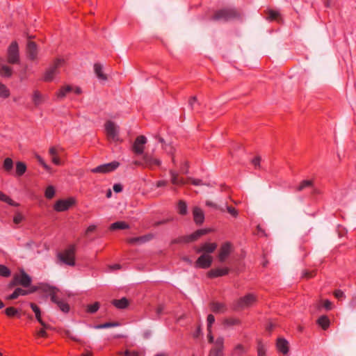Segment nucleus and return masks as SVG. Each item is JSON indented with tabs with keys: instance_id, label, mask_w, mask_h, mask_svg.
I'll return each instance as SVG.
<instances>
[{
	"instance_id": "37998d69",
	"label": "nucleus",
	"mask_w": 356,
	"mask_h": 356,
	"mask_svg": "<svg viewBox=\"0 0 356 356\" xmlns=\"http://www.w3.org/2000/svg\"><path fill=\"white\" fill-rule=\"evenodd\" d=\"M3 168L5 171L10 172L13 168V161L10 158L5 159L3 164Z\"/></svg>"
},
{
	"instance_id": "a211bd4d",
	"label": "nucleus",
	"mask_w": 356,
	"mask_h": 356,
	"mask_svg": "<svg viewBox=\"0 0 356 356\" xmlns=\"http://www.w3.org/2000/svg\"><path fill=\"white\" fill-rule=\"evenodd\" d=\"M26 56L31 60H35L38 57V47L35 42L29 41L26 45Z\"/></svg>"
},
{
	"instance_id": "2eb2a0df",
	"label": "nucleus",
	"mask_w": 356,
	"mask_h": 356,
	"mask_svg": "<svg viewBox=\"0 0 356 356\" xmlns=\"http://www.w3.org/2000/svg\"><path fill=\"white\" fill-rule=\"evenodd\" d=\"M64 152V149L59 146H52L49 149V154L51 157V161L56 165L61 164L59 156Z\"/></svg>"
},
{
	"instance_id": "680f3d73",
	"label": "nucleus",
	"mask_w": 356,
	"mask_h": 356,
	"mask_svg": "<svg viewBox=\"0 0 356 356\" xmlns=\"http://www.w3.org/2000/svg\"><path fill=\"white\" fill-rule=\"evenodd\" d=\"M333 294L339 300H341L345 297L344 293L340 289L335 290Z\"/></svg>"
},
{
	"instance_id": "864d4df0",
	"label": "nucleus",
	"mask_w": 356,
	"mask_h": 356,
	"mask_svg": "<svg viewBox=\"0 0 356 356\" xmlns=\"http://www.w3.org/2000/svg\"><path fill=\"white\" fill-rule=\"evenodd\" d=\"M225 323L229 325H236L241 324V321L236 318H229L225 320Z\"/></svg>"
},
{
	"instance_id": "7ed1b4c3",
	"label": "nucleus",
	"mask_w": 356,
	"mask_h": 356,
	"mask_svg": "<svg viewBox=\"0 0 356 356\" xmlns=\"http://www.w3.org/2000/svg\"><path fill=\"white\" fill-rule=\"evenodd\" d=\"M76 251V245L74 244L70 245L62 252L58 254V258L64 264L74 266L75 265Z\"/></svg>"
},
{
	"instance_id": "b1692460",
	"label": "nucleus",
	"mask_w": 356,
	"mask_h": 356,
	"mask_svg": "<svg viewBox=\"0 0 356 356\" xmlns=\"http://www.w3.org/2000/svg\"><path fill=\"white\" fill-rule=\"evenodd\" d=\"M231 252V244L229 243H226L223 244L219 251L218 254V259L220 262H223L227 257L229 256Z\"/></svg>"
},
{
	"instance_id": "338daca9",
	"label": "nucleus",
	"mask_w": 356,
	"mask_h": 356,
	"mask_svg": "<svg viewBox=\"0 0 356 356\" xmlns=\"http://www.w3.org/2000/svg\"><path fill=\"white\" fill-rule=\"evenodd\" d=\"M97 227L94 225H90L86 230L85 235L87 236L90 233L93 232L96 230Z\"/></svg>"
},
{
	"instance_id": "052dcab7",
	"label": "nucleus",
	"mask_w": 356,
	"mask_h": 356,
	"mask_svg": "<svg viewBox=\"0 0 356 356\" xmlns=\"http://www.w3.org/2000/svg\"><path fill=\"white\" fill-rule=\"evenodd\" d=\"M57 292H58V289H56L53 292H51V293L49 295V296L51 298V300L56 304H57L60 300L58 299V298L56 296Z\"/></svg>"
},
{
	"instance_id": "8fccbe9b",
	"label": "nucleus",
	"mask_w": 356,
	"mask_h": 356,
	"mask_svg": "<svg viewBox=\"0 0 356 356\" xmlns=\"http://www.w3.org/2000/svg\"><path fill=\"white\" fill-rule=\"evenodd\" d=\"M99 308V302H96L92 305H89L87 307V312L90 314L95 313Z\"/></svg>"
},
{
	"instance_id": "58836bf2",
	"label": "nucleus",
	"mask_w": 356,
	"mask_h": 356,
	"mask_svg": "<svg viewBox=\"0 0 356 356\" xmlns=\"http://www.w3.org/2000/svg\"><path fill=\"white\" fill-rule=\"evenodd\" d=\"M178 213L180 215L184 216L187 213V205L184 200H179L177 204Z\"/></svg>"
},
{
	"instance_id": "423d86ee",
	"label": "nucleus",
	"mask_w": 356,
	"mask_h": 356,
	"mask_svg": "<svg viewBox=\"0 0 356 356\" xmlns=\"http://www.w3.org/2000/svg\"><path fill=\"white\" fill-rule=\"evenodd\" d=\"M207 229H197L188 236H184L173 241V243H189L197 240L200 237L209 233Z\"/></svg>"
},
{
	"instance_id": "bb28decb",
	"label": "nucleus",
	"mask_w": 356,
	"mask_h": 356,
	"mask_svg": "<svg viewBox=\"0 0 356 356\" xmlns=\"http://www.w3.org/2000/svg\"><path fill=\"white\" fill-rule=\"evenodd\" d=\"M317 325L321 327L323 330H326L328 329L330 325V321L329 318L323 315L321 316L316 321Z\"/></svg>"
},
{
	"instance_id": "e433bc0d",
	"label": "nucleus",
	"mask_w": 356,
	"mask_h": 356,
	"mask_svg": "<svg viewBox=\"0 0 356 356\" xmlns=\"http://www.w3.org/2000/svg\"><path fill=\"white\" fill-rule=\"evenodd\" d=\"M10 95L8 87L0 81V98L6 99Z\"/></svg>"
},
{
	"instance_id": "4be33fe9",
	"label": "nucleus",
	"mask_w": 356,
	"mask_h": 356,
	"mask_svg": "<svg viewBox=\"0 0 356 356\" xmlns=\"http://www.w3.org/2000/svg\"><path fill=\"white\" fill-rule=\"evenodd\" d=\"M154 237L153 234H147L141 236L127 238V242L129 244L145 243L151 241Z\"/></svg>"
},
{
	"instance_id": "f03ea898",
	"label": "nucleus",
	"mask_w": 356,
	"mask_h": 356,
	"mask_svg": "<svg viewBox=\"0 0 356 356\" xmlns=\"http://www.w3.org/2000/svg\"><path fill=\"white\" fill-rule=\"evenodd\" d=\"M257 301V296L254 293H248L234 301L232 307L234 311H241L254 305Z\"/></svg>"
},
{
	"instance_id": "3c124183",
	"label": "nucleus",
	"mask_w": 356,
	"mask_h": 356,
	"mask_svg": "<svg viewBox=\"0 0 356 356\" xmlns=\"http://www.w3.org/2000/svg\"><path fill=\"white\" fill-rule=\"evenodd\" d=\"M34 336L36 338H47L48 334L44 329H40L35 332Z\"/></svg>"
},
{
	"instance_id": "20e7f679",
	"label": "nucleus",
	"mask_w": 356,
	"mask_h": 356,
	"mask_svg": "<svg viewBox=\"0 0 356 356\" xmlns=\"http://www.w3.org/2000/svg\"><path fill=\"white\" fill-rule=\"evenodd\" d=\"M65 63V60L61 58H56L51 66L46 70L43 76V81L45 82L51 81L55 75L58 73V69Z\"/></svg>"
},
{
	"instance_id": "39448f33",
	"label": "nucleus",
	"mask_w": 356,
	"mask_h": 356,
	"mask_svg": "<svg viewBox=\"0 0 356 356\" xmlns=\"http://www.w3.org/2000/svg\"><path fill=\"white\" fill-rule=\"evenodd\" d=\"M6 60L9 64L15 65L19 63V46L16 41H13L9 45L7 50Z\"/></svg>"
},
{
	"instance_id": "412c9836",
	"label": "nucleus",
	"mask_w": 356,
	"mask_h": 356,
	"mask_svg": "<svg viewBox=\"0 0 356 356\" xmlns=\"http://www.w3.org/2000/svg\"><path fill=\"white\" fill-rule=\"evenodd\" d=\"M229 269L227 267L213 268L207 272V277L215 278L226 275L229 273Z\"/></svg>"
},
{
	"instance_id": "c03bdc74",
	"label": "nucleus",
	"mask_w": 356,
	"mask_h": 356,
	"mask_svg": "<svg viewBox=\"0 0 356 356\" xmlns=\"http://www.w3.org/2000/svg\"><path fill=\"white\" fill-rule=\"evenodd\" d=\"M55 195V188L53 186H49L47 187L44 196L47 199H52Z\"/></svg>"
},
{
	"instance_id": "2f4dec72",
	"label": "nucleus",
	"mask_w": 356,
	"mask_h": 356,
	"mask_svg": "<svg viewBox=\"0 0 356 356\" xmlns=\"http://www.w3.org/2000/svg\"><path fill=\"white\" fill-rule=\"evenodd\" d=\"M94 70L97 75V76L102 80H106L107 76L106 74L103 73V67L102 65L99 63H95L94 65Z\"/></svg>"
},
{
	"instance_id": "774afa93",
	"label": "nucleus",
	"mask_w": 356,
	"mask_h": 356,
	"mask_svg": "<svg viewBox=\"0 0 356 356\" xmlns=\"http://www.w3.org/2000/svg\"><path fill=\"white\" fill-rule=\"evenodd\" d=\"M125 356H138V354L136 351L130 352L129 350H127L124 352Z\"/></svg>"
},
{
	"instance_id": "f257e3e1",
	"label": "nucleus",
	"mask_w": 356,
	"mask_h": 356,
	"mask_svg": "<svg viewBox=\"0 0 356 356\" xmlns=\"http://www.w3.org/2000/svg\"><path fill=\"white\" fill-rule=\"evenodd\" d=\"M240 17V13L234 8L226 7L214 11L211 17L212 21L228 22Z\"/></svg>"
},
{
	"instance_id": "de8ad7c7",
	"label": "nucleus",
	"mask_w": 356,
	"mask_h": 356,
	"mask_svg": "<svg viewBox=\"0 0 356 356\" xmlns=\"http://www.w3.org/2000/svg\"><path fill=\"white\" fill-rule=\"evenodd\" d=\"M5 314L8 317H14L18 314V310L14 307H9L5 309Z\"/></svg>"
},
{
	"instance_id": "79ce46f5",
	"label": "nucleus",
	"mask_w": 356,
	"mask_h": 356,
	"mask_svg": "<svg viewBox=\"0 0 356 356\" xmlns=\"http://www.w3.org/2000/svg\"><path fill=\"white\" fill-rule=\"evenodd\" d=\"M246 353L245 347L242 344H238L235 346L232 355L234 356H241Z\"/></svg>"
},
{
	"instance_id": "9d476101",
	"label": "nucleus",
	"mask_w": 356,
	"mask_h": 356,
	"mask_svg": "<svg viewBox=\"0 0 356 356\" xmlns=\"http://www.w3.org/2000/svg\"><path fill=\"white\" fill-rule=\"evenodd\" d=\"M75 204V200L72 197L65 200H59L56 202L54 209L58 212L65 211Z\"/></svg>"
},
{
	"instance_id": "9b49d317",
	"label": "nucleus",
	"mask_w": 356,
	"mask_h": 356,
	"mask_svg": "<svg viewBox=\"0 0 356 356\" xmlns=\"http://www.w3.org/2000/svg\"><path fill=\"white\" fill-rule=\"evenodd\" d=\"M143 160L144 161V168L153 170L155 167H159L161 164V161L159 159L148 153L143 154Z\"/></svg>"
},
{
	"instance_id": "0e129e2a",
	"label": "nucleus",
	"mask_w": 356,
	"mask_h": 356,
	"mask_svg": "<svg viewBox=\"0 0 356 356\" xmlns=\"http://www.w3.org/2000/svg\"><path fill=\"white\" fill-rule=\"evenodd\" d=\"M260 162H261V157L260 156H256L252 160V163L254 165V166L257 168L260 166Z\"/></svg>"
},
{
	"instance_id": "c756f323",
	"label": "nucleus",
	"mask_w": 356,
	"mask_h": 356,
	"mask_svg": "<svg viewBox=\"0 0 356 356\" xmlns=\"http://www.w3.org/2000/svg\"><path fill=\"white\" fill-rule=\"evenodd\" d=\"M129 225L124 221H117L110 225L111 230L129 229Z\"/></svg>"
},
{
	"instance_id": "72a5a7b5",
	"label": "nucleus",
	"mask_w": 356,
	"mask_h": 356,
	"mask_svg": "<svg viewBox=\"0 0 356 356\" xmlns=\"http://www.w3.org/2000/svg\"><path fill=\"white\" fill-rule=\"evenodd\" d=\"M26 170V165L24 163L18 161L16 163L15 174L17 177L22 176Z\"/></svg>"
},
{
	"instance_id": "4d7b16f0",
	"label": "nucleus",
	"mask_w": 356,
	"mask_h": 356,
	"mask_svg": "<svg viewBox=\"0 0 356 356\" xmlns=\"http://www.w3.org/2000/svg\"><path fill=\"white\" fill-rule=\"evenodd\" d=\"M227 212L234 218H236L238 215V212L237 209L232 206H227Z\"/></svg>"
},
{
	"instance_id": "f3484780",
	"label": "nucleus",
	"mask_w": 356,
	"mask_h": 356,
	"mask_svg": "<svg viewBox=\"0 0 356 356\" xmlns=\"http://www.w3.org/2000/svg\"><path fill=\"white\" fill-rule=\"evenodd\" d=\"M217 248L216 243H204L198 247L195 248V250L197 253L208 254L213 252Z\"/></svg>"
},
{
	"instance_id": "473e14b6",
	"label": "nucleus",
	"mask_w": 356,
	"mask_h": 356,
	"mask_svg": "<svg viewBox=\"0 0 356 356\" xmlns=\"http://www.w3.org/2000/svg\"><path fill=\"white\" fill-rule=\"evenodd\" d=\"M113 305L118 309H124L128 307L129 301L126 298L120 300H113Z\"/></svg>"
},
{
	"instance_id": "5701e85b",
	"label": "nucleus",
	"mask_w": 356,
	"mask_h": 356,
	"mask_svg": "<svg viewBox=\"0 0 356 356\" xmlns=\"http://www.w3.org/2000/svg\"><path fill=\"white\" fill-rule=\"evenodd\" d=\"M276 347L278 352L283 355L288 354L289 351V344L287 340L284 338H278L277 339Z\"/></svg>"
},
{
	"instance_id": "603ef678",
	"label": "nucleus",
	"mask_w": 356,
	"mask_h": 356,
	"mask_svg": "<svg viewBox=\"0 0 356 356\" xmlns=\"http://www.w3.org/2000/svg\"><path fill=\"white\" fill-rule=\"evenodd\" d=\"M36 159L38 160V161L39 162V163L48 172L50 171L51 170V167L49 165H48L45 161H44V159L39 155H37L36 156Z\"/></svg>"
},
{
	"instance_id": "c85d7f7f",
	"label": "nucleus",
	"mask_w": 356,
	"mask_h": 356,
	"mask_svg": "<svg viewBox=\"0 0 356 356\" xmlns=\"http://www.w3.org/2000/svg\"><path fill=\"white\" fill-rule=\"evenodd\" d=\"M13 70L11 67L7 65H2L0 67V75L4 78H10L12 76Z\"/></svg>"
},
{
	"instance_id": "e2e57ef3",
	"label": "nucleus",
	"mask_w": 356,
	"mask_h": 356,
	"mask_svg": "<svg viewBox=\"0 0 356 356\" xmlns=\"http://www.w3.org/2000/svg\"><path fill=\"white\" fill-rule=\"evenodd\" d=\"M23 220V216L22 214L20 213H17L15 215L14 218H13V222L15 223V224H19Z\"/></svg>"
},
{
	"instance_id": "a878e982",
	"label": "nucleus",
	"mask_w": 356,
	"mask_h": 356,
	"mask_svg": "<svg viewBox=\"0 0 356 356\" xmlns=\"http://www.w3.org/2000/svg\"><path fill=\"white\" fill-rule=\"evenodd\" d=\"M210 309L214 313H224L227 310V306L223 302L213 301L210 303Z\"/></svg>"
},
{
	"instance_id": "7c9ffc66",
	"label": "nucleus",
	"mask_w": 356,
	"mask_h": 356,
	"mask_svg": "<svg viewBox=\"0 0 356 356\" xmlns=\"http://www.w3.org/2000/svg\"><path fill=\"white\" fill-rule=\"evenodd\" d=\"M73 88L71 86H66L60 88L59 90L56 92V97L58 99L64 98L67 93L72 92Z\"/></svg>"
},
{
	"instance_id": "a19ab883",
	"label": "nucleus",
	"mask_w": 356,
	"mask_h": 356,
	"mask_svg": "<svg viewBox=\"0 0 356 356\" xmlns=\"http://www.w3.org/2000/svg\"><path fill=\"white\" fill-rule=\"evenodd\" d=\"M30 307L32 309L33 312L35 313L37 321H42L41 311L39 307L36 304L33 302L30 304Z\"/></svg>"
},
{
	"instance_id": "13d9d810",
	"label": "nucleus",
	"mask_w": 356,
	"mask_h": 356,
	"mask_svg": "<svg viewBox=\"0 0 356 356\" xmlns=\"http://www.w3.org/2000/svg\"><path fill=\"white\" fill-rule=\"evenodd\" d=\"M322 306L326 310H331L332 309V302L331 301H330L329 300H322Z\"/></svg>"
},
{
	"instance_id": "f704fd0d",
	"label": "nucleus",
	"mask_w": 356,
	"mask_h": 356,
	"mask_svg": "<svg viewBox=\"0 0 356 356\" xmlns=\"http://www.w3.org/2000/svg\"><path fill=\"white\" fill-rule=\"evenodd\" d=\"M267 19L269 21H279L280 19V14L278 11L269 10L267 11Z\"/></svg>"
},
{
	"instance_id": "4c0bfd02",
	"label": "nucleus",
	"mask_w": 356,
	"mask_h": 356,
	"mask_svg": "<svg viewBox=\"0 0 356 356\" xmlns=\"http://www.w3.org/2000/svg\"><path fill=\"white\" fill-rule=\"evenodd\" d=\"M0 200L4 202H6L10 206L17 207L18 204L15 202L10 197L4 194L3 192L0 191Z\"/></svg>"
},
{
	"instance_id": "bf43d9fd",
	"label": "nucleus",
	"mask_w": 356,
	"mask_h": 356,
	"mask_svg": "<svg viewBox=\"0 0 356 356\" xmlns=\"http://www.w3.org/2000/svg\"><path fill=\"white\" fill-rule=\"evenodd\" d=\"M257 356H266V349L261 343L257 346Z\"/></svg>"
},
{
	"instance_id": "c9c22d12",
	"label": "nucleus",
	"mask_w": 356,
	"mask_h": 356,
	"mask_svg": "<svg viewBox=\"0 0 356 356\" xmlns=\"http://www.w3.org/2000/svg\"><path fill=\"white\" fill-rule=\"evenodd\" d=\"M317 274V270L316 269H312V270H307L305 269L302 271V278L305 280H309L312 277H314Z\"/></svg>"
},
{
	"instance_id": "1a4fd4ad",
	"label": "nucleus",
	"mask_w": 356,
	"mask_h": 356,
	"mask_svg": "<svg viewBox=\"0 0 356 356\" xmlns=\"http://www.w3.org/2000/svg\"><path fill=\"white\" fill-rule=\"evenodd\" d=\"M224 348V338L222 337H218L209 351V356H223Z\"/></svg>"
},
{
	"instance_id": "ea45409f",
	"label": "nucleus",
	"mask_w": 356,
	"mask_h": 356,
	"mask_svg": "<svg viewBox=\"0 0 356 356\" xmlns=\"http://www.w3.org/2000/svg\"><path fill=\"white\" fill-rule=\"evenodd\" d=\"M37 287L38 288V291L40 290L44 293H48L49 296L51 293V292H53L54 290L56 289V287L49 286V284H42L40 286H37Z\"/></svg>"
},
{
	"instance_id": "6ab92c4d",
	"label": "nucleus",
	"mask_w": 356,
	"mask_h": 356,
	"mask_svg": "<svg viewBox=\"0 0 356 356\" xmlns=\"http://www.w3.org/2000/svg\"><path fill=\"white\" fill-rule=\"evenodd\" d=\"M170 175L171 177V182L175 186H182L188 184V178L184 179V177H180L177 172L172 170H170Z\"/></svg>"
},
{
	"instance_id": "09e8293b",
	"label": "nucleus",
	"mask_w": 356,
	"mask_h": 356,
	"mask_svg": "<svg viewBox=\"0 0 356 356\" xmlns=\"http://www.w3.org/2000/svg\"><path fill=\"white\" fill-rule=\"evenodd\" d=\"M11 274L10 270L6 266L0 264V275L3 277H8Z\"/></svg>"
},
{
	"instance_id": "4468645a",
	"label": "nucleus",
	"mask_w": 356,
	"mask_h": 356,
	"mask_svg": "<svg viewBox=\"0 0 356 356\" xmlns=\"http://www.w3.org/2000/svg\"><path fill=\"white\" fill-rule=\"evenodd\" d=\"M38 288L36 286H32L29 289L17 288L13 293L7 297L8 300H15L19 296H24L37 291Z\"/></svg>"
},
{
	"instance_id": "49530a36",
	"label": "nucleus",
	"mask_w": 356,
	"mask_h": 356,
	"mask_svg": "<svg viewBox=\"0 0 356 356\" xmlns=\"http://www.w3.org/2000/svg\"><path fill=\"white\" fill-rule=\"evenodd\" d=\"M119 323L118 322H106L104 323L99 324L95 326L97 329H103V328H108L118 326Z\"/></svg>"
},
{
	"instance_id": "6e6d98bb",
	"label": "nucleus",
	"mask_w": 356,
	"mask_h": 356,
	"mask_svg": "<svg viewBox=\"0 0 356 356\" xmlns=\"http://www.w3.org/2000/svg\"><path fill=\"white\" fill-rule=\"evenodd\" d=\"M207 330H211L212 325L215 322V317L213 314H209L207 318Z\"/></svg>"
},
{
	"instance_id": "ddd939ff",
	"label": "nucleus",
	"mask_w": 356,
	"mask_h": 356,
	"mask_svg": "<svg viewBox=\"0 0 356 356\" xmlns=\"http://www.w3.org/2000/svg\"><path fill=\"white\" fill-rule=\"evenodd\" d=\"M212 261V257L210 254L204 253L197 258L195 263V266L196 268L206 269L211 266Z\"/></svg>"
},
{
	"instance_id": "f8f14e48",
	"label": "nucleus",
	"mask_w": 356,
	"mask_h": 356,
	"mask_svg": "<svg viewBox=\"0 0 356 356\" xmlns=\"http://www.w3.org/2000/svg\"><path fill=\"white\" fill-rule=\"evenodd\" d=\"M119 165V162L113 161L111 163L100 165L92 169L91 171L93 173H108L115 170Z\"/></svg>"
},
{
	"instance_id": "cd10ccee",
	"label": "nucleus",
	"mask_w": 356,
	"mask_h": 356,
	"mask_svg": "<svg viewBox=\"0 0 356 356\" xmlns=\"http://www.w3.org/2000/svg\"><path fill=\"white\" fill-rule=\"evenodd\" d=\"M44 96L38 90H34L32 95V101L35 106H38L44 102Z\"/></svg>"
},
{
	"instance_id": "0eeeda50",
	"label": "nucleus",
	"mask_w": 356,
	"mask_h": 356,
	"mask_svg": "<svg viewBox=\"0 0 356 356\" xmlns=\"http://www.w3.org/2000/svg\"><path fill=\"white\" fill-rule=\"evenodd\" d=\"M31 277L24 270H22L19 274L14 275L11 285H21L27 288L31 286Z\"/></svg>"
},
{
	"instance_id": "6e6552de",
	"label": "nucleus",
	"mask_w": 356,
	"mask_h": 356,
	"mask_svg": "<svg viewBox=\"0 0 356 356\" xmlns=\"http://www.w3.org/2000/svg\"><path fill=\"white\" fill-rule=\"evenodd\" d=\"M147 142V140L145 136H137L132 145L131 151L136 155L143 154Z\"/></svg>"
},
{
	"instance_id": "dca6fc26",
	"label": "nucleus",
	"mask_w": 356,
	"mask_h": 356,
	"mask_svg": "<svg viewBox=\"0 0 356 356\" xmlns=\"http://www.w3.org/2000/svg\"><path fill=\"white\" fill-rule=\"evenodd\" d=\"M307 188L311 189L312 195H314L318 192V190L314 187V181L311 179H306L300 181L296 187V191L300 192Z\"/></svg>"
},
{
	"instance_id": "393cba45",
	"label": "nucleus",
	"mask_w": 356,
	"mask_h": 356,
	"mask_svg": "<svg viewBox=\"0 0 356 356\" xmlns=\"http://www.w3.org/2000/svg\"><path fill=\"white\" fill-rule=\"evenodd\" d=\"M193 215L195 222L197 225H201L204 220V214L203 211L197 207H195L193 209Z\"/></svg>"
},
{
	"instance_id": "69168bd1",
	"label": "nucleus",
	"mask_w": 356,
	"mask_h": 356,
	"mask_svg": "<svg viewBox=\"0 0 356 356\" xmlns=\"http://www.w3.org/2000/svg\"><path fill=\"white\" fill-rule=\"evenodd\" d=\"M208 331V334H207V339H208V342L209 343H214L215 341H214V337L212 334V330L211 329V330H207Z\"/></svg>"
},
{
	"instance_id": "a18cd8bd",
	"label": "nucleus",
	"mask_w": 356,
	"mask_h": 356,
	"mask_svg": "<svg viewBox=\"0 0 356 356\" xmlns=\"http://www.w3.org/2000/svg\"><path fill=\"white\" fill-rule=\"evenodd\" d=\"M59 309L64 313H68L70 311V305L65 301L60 300L57 304Z\"/></svg>"
},
{
	"instance_id": "5fc2aeb1",
	"label": "nucleus",
	"mask_w": 356,
	"mask_h": 356,
	"mask_svg": "<svg viewBox=\"0 0 356 356\" xmlns=\"http://www.w3.org/2000/svg\"><path fill=\"white\" fill-rule=\"evenodd\" d=\"M188 184H191L195 186H201V185L204 184L202 179H193V178H191V177L188 178Z\"/></svg>"
},
{
	"instance_id": "aec40b11",
	"label": "nucleus",
	"mask_w": 356,
	"mask_h": 356,
	"mask_svg": "<svg viewBox=\"0 0 356 356\" xmlns=\"http://www.w3.org/2000/svg\"><path fill=\"white\" fill-rule=\"evenodd\" d=\"M105 131L108 139L114 140L118 137V131L115 125L112 121H107L106 122Z\"/></svg>"
}]
</instances>
